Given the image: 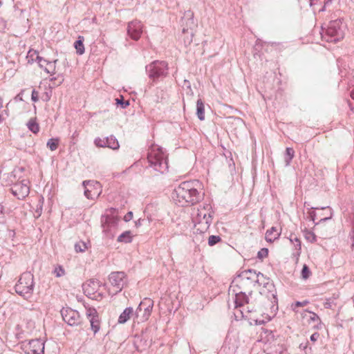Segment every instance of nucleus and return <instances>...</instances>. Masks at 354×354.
I'll use <instances>...</instances> for the list:
<instances>
[{
	"mask_svg": "<svg viewBox=\"0 0 354 354\" xmlns=\"http://www.w3.org/2000/svg\"><path fill=\"white\" fill-rule=\"evenodd\" d=\"M201 185L198 180L182 182L174 191L172 198L180 206L194 205L203 198V193L198 190Z\"/></svg>",
	"mask_w": 354,
	"mask_h": 354,
	"instance_id": "f257e3e1",
	"label": "nucleus"
},
{
	"mask_svg": "<svg viewBox=\"0 0 354 354\" xmlns=\"http://www.w3.org/2000/svg\"><path fill=\"white\" fill-rule=\"evenodd\" d=\"M147 160L151 168L160 174L168 170L167 156L162 149L158 145H152L148 150Z\"/></svg>",
	"mask_w": 354,
	"mask_h": 354,
	"instance_id": "f03ea898",
	"label": "nucleus"
},
{
	"mask_svg": "<svg viewBox=\"0 0 354 354\" xmlns=\"http://www.w3.org/2000/svg\"><path fill=\"white\" fill-rule=\"evenodd\" d=\"M33 288V275L29 272L23 273L15 286L16 292L25 298L31 296Z\"/></svg>",
	"mask_w": 354,
	"mask_h": 354,
	"instance_id": "7ed1b4c3",
	"label": "nucleus"
},
{
	"mask_svg": "<svg viewBox=\"0 0 354 354\" xmlns=\"http://www.w3.org/2000/svg\"><path fill=\"white\" fill-rule=\"evenodd\" d=\"M183 24L185 23V26L182 30V39L185 46H189L193 40L194 37V28L196 26L194 20V14L191 10H187L184 13L182 18Z\"/></svg>",
	"mask_w": 354,
	"mask_h": 354,
	"instance_id": "20e7f679",
	"label": "nucleus"
},
{
	"mask_svg": "<svg viewBox=\"0 0 354 354\" xmlns=\"http://www.w3.org/2000/svg\"><path fill=\"white\" fill-rule=\"evenodd\" d=\"M146 72L153 81L160 77H165L168 73L167 63L164 61H154L146 66Z\"/></svg>",
	"mask_w": 354,
	"mask_h": 354,
	"instance_id": "39448f33",
	"label": "nucleus"
},
{
	"mask_svg": "<svg viewBox=\"0 0 354 354\" xmlns=\"http://www.w3.org/2000/svg\"><path fill=\"white\" fill-rule=\"evenodd\" d=\"M109 281L111 286L109 293L116 295L122 291L127 284L126 274L124 272H113L109 276Z\"/></svg>",
	"mask_w": 354,
	"mask_h": 354,
	"instance_id": "423d86ee",
	"label": "nucleus"
},
{
	"mask_svg": "<svg viewBox=\"0 0 354 354\" xmlns=\"http://www.w3.org/2000/svg\"><path fill=\"white\" fill-rule=\"evenodd\" d=\"M153 306V301L149 298H145L140 303L135 311V317L138 322H145L151 315Z\"/></svg>",
	"mask_w": 354,
	"mask_h": 354,
	"instance_id": "0eeeda50",
	"label": "nucleus"
},
{
	"mask_svg": "<svg viewBox=\"0 0 354 354\" xmlns=\"http://www.w3.org/2000/svg\"><path fill=\"white\" fill-rule=\"evenodd\" d=\"M344 30L339 20L331 21L326 29V40L330 42H337L344 37Z\"/></svg>",
	"mask_w": 354,
	"mask_h": 354,
	"instance_id": "6e6552de",
	"label": "nucleus"
},
{
	"mask_svg": "<svg viewBox=\"0 0 354 354\" xmlns=\"http://www.w3.org/2000/svg\"><path fill=\"white\" fill-rule=\"evenodd\" d=\"M21 348L26 354H44V342L39 339L23 342Z\"/></svg>",
	"mask_w": 354,
	"mask_h": 354,
	"instance_id": "1a4fd4ad",
	"label": "nucleus"
},
{
	"mask_svg": "<svg viewBox=\"0 0 354 354\" xmlns=\"http://www.w3.org/2000/svg\"><path fill=\"white\" fill-rule=\"evenodd\" d=\"M61 315L64 321L69 326H77L82 322L80 313L73 309L67 308L61 310Z\"/></svg>",
	"mask_w": 354,
	"mask_h": 354,
	"instance_id": "9d476101",
	"label": "nucleus"
},
{
	"mask_svg": "<svg viewBox=\"0 0 354 354\" xmlns=\"http://www.w3.org/2000/svg\"><path fill=\"white\" fill-rule=\"evenodd\" d=\"M115 211V209L111 208L110 209L111 214H106L102 218V226L104 232H111L116 227L119 218L114 215Z\"/></svg>",
	"mask_w": 354,
	"mask_h": 354,
	"instance_id": "9b49d317",
	"label": "nucleus"
},
{
	"mask_svg": "<svg viewBox=\"0 0 354 354\" xmlns=\"http://www.w3.org/2000/svg\"><path fill=\"white\" fill-rule=\"evenodd\" d=\"M28 181L23 180L21 182L15 183L10 189L12 194L18 199L25 198L30 192Z\"/></svg>",
	"mask_w": 354,
	"mask_h": 354,
	"instance_id": "f8f14e48",
	"label": "nucleus"
},
{
	"mask_svg": "<svg viewBox=\"0 0 354 354\" xmlns=\"http://www.w3.org/2000/svg\"><path fill=\"white\" fill-rule=\"evenodd\" d=\"M83 185L85 187L84 195L88 199H93L97 197L100 194V184L95 181H84Z\"/></svg>",
	"mask_w": 354,
	"mask_h": 354,
	"instance_id": "ddd939ff",
	"label": "nucleus"
},
{
	"mask_svg": "<svg viewBox=\"0 0 354 354\" xmlns=\"http://www.w3.org/2000/svg\"><path fill=\"white\" fill-rule=\"evenodd\" d=\"M209 205H207L203 208L198 209L196 215L193 218L194 222H204L205 223H212V216L210 212Z\"/></svg>",
	"mask_w": 354,
	"mask_h": 354,
	"instance_id": "4468645a",
	"label": "nucleus"
},
{
	"mask_svg": "<svg viewBox=\"0 0 354 354\" xmlns=\"http://www.w3.org/2000/svg\"><path fill=\"white\" fill-rule=\"evenodd\" d=\"M86 315L89 319L91 327L94 333H96L100 328V322L98 313L95 308L88 307L86 308Z\"/></svg>",
	"mask_w": 354,
	"mask_h": 354,
	"instance_id": "2eb2a0df",
	"label": "nucleus"
},
{
	"mask_svg": "<svg viewBox=\"0 0 354 354\" xmlns=\"http://www.w3.org/2000/svg\"><path fill=\"white\" fill-rule=\"evenodd\" d=\"M127 32L131 39L138 40L142 33V25L140 21L135 20L129 23Z\"/></svg>",
	"mask_w": 354,
	"mask_h": 354,
	"instance_id": "dca6fc26",
	"label": "nucleus"
},
{
	"mask_svg": "<svg viewBox=\"0 0 354 354\" xmlns=\"http://www.w3.org/2000/svg\"><path fill=\"white\" fill-rule=\"evenodd\" d=\"M57 62V59L50 62L41 57L39 59L38 64L39 67L43 68L46 73L53 75L55 73Z\"/></svg>",
	"mask_w": 354,
	"mask_h": 354,
	"instance_id": "f3484780",
	"label": "nucleus"
},
{
	"mask_svg": "<svg viewBox=\"0 0 354 354\" xmlns=\"http://www.w3.org/2000/svg\"><path fill=\"white\" fill-rule=\"evenodd\" d=\"M239 277L242 280L248 279L251 280L252 282L259 283L260 279L263 278V274L261 272L257 274L256 272L252 270H248L243 271Z\"/></svg>",
	"mask_w": 354,
	"mask_h": 354,
	"instance_id": "a211bd4d",
	"label": "nucleus"
},
{
	"mask_svg": "<svg viewBox=\"0 0 354 354\" xmlns=\"http://www.w3.org/2000/svg\"><path fill=\"white\" fill-rule=\"evenodd\" d=\"M135 317V312L131 307L126 308L123 312L120 314L118 318V323L119 324H124L126 323L129 319H130L131 317Z\"/></svg>",
	"mask_w": 354,
	"mask_h": 354,
	"instance_id": "6ab92c4d",
	"label": "nucleus"
},
{
	"mask_svg": "<svg viewBox=\"0 0 354 354\" xmlns=\"http://www.w3.org/2000/svg\"><path fill=\"white\" fill-rule=\"evenodd\" d=\"M99 287V282L93 279L90 280L83 285V289L85 293L91 296L94 294L95 290Z\"/></svg>",
	"mask_w": 354,
	"mask_h": 354,
	"instance_id": "aec40b11",
	"label": "nucleus"
},
{
	"mask_svg": "<svg viewBox=\"0 0 354 354\" xmlns=\"http://www.w3.org/2000/svg\"><path fill=\"white\" fill-rule=\"evenodd\" d=\"M280 236V232H278L275 227H272L270 230H268L266 233V240L268 242H273L277 239Z\"/></svg>",
	"mask_w": 354,
	"mask_h": 354,
	"instance_id": "412c9836",
	"label": "nucleus"
},
{
	"mask_svg": "<svg viewBox=\"0 0 354 354\" xmlns=\"http://www.w3.org/2000/svg\"><path fill=\"white\" fill-rule=\"evenodd\" d=\"M196 115L200 120H205V105L201 99L196 102Z\"/></svg>",
	"mask_w": 354,
	"mask_h": 354,
	"instance_id": "4be33fe9",
	"label": "nucleus"
},
{
	"mask_svg": "<svg viewBox=\"0 0 354 354\" xmlns=\"http://www.w3.org/2000/svg\"><path fill=\"white\" fill-rule=\"evenodd\" d=\"M106 147H109L112 149L113 150H117L119 149L120 145L118 140L113 136H110L109 137H106Z\"/></svg>",
	"mask_w": 354,
	"mask_h": 354,
	"instance_id": "5701e85b",
	"label": "nucleus"
},
{
	"mask_svg": "<svg viewBox=\"0 0 354 354\" xmlns=\"http://www.w3.org/2000/svg\"><path fill=\"white\" fill-rule=\"evenodd\" d=\"M295 156V151L291 147H287L286 149V153L284 155V160L286 162V166H288L290 164L292 159Z\"/></svg>",
	"mask_w": 354,
	"mask_h": 354,
	"instance_id": "b1692460",
	"label": "nucleus"
},
{
	"mask_svg": "<svg viewBox=\"0 0 354 354\" xmlns=\"http://www.w3.org/2000/svg\"><path fill=\"white\" fill-rule=\"evenodd\" d=\"M247 296L242 292H241L240 293H236L234 301L236 307L241 306L244 304V303H247Z\"/></svg>",
	"mask_w": 354,
	"mask_h": 354,
	"instance_id": "393cba45",
	"label": "nucleus"
},
{
	"mask_svg": "<svg viewBox=\"0 0 354 354\" xmlns=\"http://www.w3.org/2000/svg\"><path fill=\"white\" fill-rule=\"evenodd\" d=\"M84 37L80 36L78 39L75 42V48L76 49L77 53L79 55H82L84 53V46L83 44Z\"/></svg>",
	"mask_w": 354,
	"mask_h": 354,
	"instance_id": "a878e982",
	"label": "nucleus"
},
{
	"mask_svg": "<svg viewBox=\"0 0 354 354\" xmlns=\"http://www.w3.org/2000/svg\"><path fill=\"white\" fill-rule=\"evenodd\" d=\"M194 227L197 232H199L200 233H204L206 232L211 224L209 223H205L203 222H194Z\"/></svg>",
	"mask_w": 354,
	"mask_h": 354,
	"instance_id": "bb28decb",
	"label": "nucleus"
},
{
	"mask_svg": "<svg viewBox=\"0 0 354 354\" xmlns=\"http://www.w3.org/2000/svg\"><path fill=\"white\" fill-rule=\"evenodd\" d=\"M27 59L28 62L37 61L39 63V59H41V57L39 56L36 50H30L27 55Z\"/></svg>",
	"mask_w": 354,
	"mask_h": 354,
	"instance_id": "cd10ccee",
	"label": "nucleus"
},
{
	"mask_svg": "<svg viewBox=\"0 0 354 354\" xmlns=\"http://www.w3.org/2000/svg\"><path fill=\"white\" fill-rule=\"evenodd\" d=\"M131 236L130 231H126L121 234L118 238V241L119 242H124V243H130L131 241Z\"/></svg>",
	"mask_w": 354,
	"mask_h": 354,
	"instance_id": "c85d7f7f",
	"label": "nucleus"
},
{
	"mask_svg": "<svg viewBox=\"0 0 354 354\" xmlns=\"http://www.w3.org/2000/svg\"><path fill=\"white\" fill-rule=\"evenodd\" d=\"M27 126H28V128L29 129V130L31 131L34 133H37L39 130L38 124L32 118L28 121Z\"/></svg>",
	"mask_w": 354,
	"mask_h": 354,
	"instance_id": "c756f323",
	"label": "nucleus"
},
{
	"mask_svg": "<svg viewBox=\"0 0 354 354\" xmlns=\"http://www.w3.org/2000/svg\"><path fill=\"white\" fill-rule=\"evenodd\" d=\"M58 144V138H50L48 140L46 145L51 151H55L57 149Z\"/></svg>",
	"mask_w": 354,
	"mask_h": 354,
	"instance_id": "7c9ffc66",
	"label": "nucleus"
},
{
	"mask_svg": "<svg viewBox=\"0 0 354 354\" xmlns=\"http://www.w3.org/2000/svg\"><path fill=\"white\" fill-rule=\"evenodd\" d=\"M88 248L87 243L84 241H79L75 244V250L77 252H83Z\"/></svg>",
	"mask_w": 354,
	"mask_h": 354,
	"instance_id": "2f4dec72",
	"label": "nucleus"
},
{
	"mask_svg": "<svg viewBox=\"0 0 354 354\" xmlns=\"http://www.w3.org/2000/svg\"><path fill=\"white\" fill-rule=\"evenodd\" d=\"M106 138H96L95 140H94V144L96 147H106Z\"/></svg>",
	"mask_w": 354,
	"mask_h": 354,
	"instance_id": "473e14b6",
	"label": "nucleus"
},
{
	"mask_svg": "<svg viewBox=\"0 0 354 354\" xmlns=\"http://www.w3.org/2000/svg\"><path fill=\"white\" fill-rule=\"evenodd\" d=\"M221 241V239L219 236L212 235L209 237L208 244L210 246H212V245L216 244L217 243L220 242Z\"/></svg>",
	"mask_w": 354,
	"mask_h": 354,
	"instance_id": "72a5a7b5",
	"label": "nucleus"
},
{
	"mask_svg": "<svg viewBox=\"0 0 354 354\" xmlns=\"http://www.w3.org/2000/svg\"><path fill=\"white\" fill-rule=\"evenodd\" d=\"M290 241L295 243V249L300 252L301 250V241L297 236H291Z\"/></svg>",
	"mask_w": 354,
	"mask_h": 354,
	"instance_id": "f704fd0d",
	"label": "nucleus"
},
{
	"mask_svg": "<svg viewBox=\"0 0 354 354\" xmlns=\"http://www.w3.org/2000/svg\"><path fill=\"white\" fill-rule=\"evenodd\" d=\"M310 271L308 267L306 265H304L303 266V268L301 270L302 278L304 279H306L310 277Z\"/></svg>",
	"mask_w": 354,
	"mask_h": 354,
	"instance_id": "c9c22d12",
	"label": "nucleus"
},
{
	"mask_svg": "<svg viewBox=\"0 0 354 354\" xmlns=\"http://www.w3.org/2000/svg\"><path fill=\"white\" fill-rule=\"evenodd\" d=\"M115 100L116 104L120 105L122 108H126L129 105V101H124L122 96L120 98H117Z\"/></svg>",
	"mask_w": 354,
	"mask_h": 354,
	"instance_id": "e433bc0d",
	"label": "nucleus"
},
{
	"mask_svg": "<svg viewBox=\"0 0 354 354\" xmlns=\"http://www.w3.org/2000/svg\"><path fill=\"white\" fill-rule=\"evenodd\" d=\"M310 320L316 322L317 324H321V319L315 313L310 312Z\"/></svg>",
	"mask_w": 354,
	"mask_h": 354,
	"instance_id": "4c0bfd02",
	"label": "nucleus"
},
{
	"mask_svg": "<svg viewBox=\"0 0 354 354\" xmlns=\"http://www.w3.org/2000/svg\"><path fill=\"white\" fill-rule=\"evenodd\" d=\"M268 254V250L267 248L261 249L257 254V257L260 259H263L266 257Z\"/></svg>",
	"mask_w": 354,
	"mask_h": 354,
	"instance_id": "58836bf2",
	"label": "nucleus"
},
{
	"mask_svg": "<svg viewBox=\"0 0 354 354\" xmlns=\"http://www.w3.org/2000/svg\"><path fill=\"white\" fill-rule=\"evenodd\" d=\"M306 239H308V241H310V242H313V241H316V236L315 235L314 233L311 232H307L306 233Z\"/></svg>",
	"mask_w": 354,
	"mask_h": 354,
	"instance_id": "ea45409f",
	"label": "nucleus"
},
{
	"mask_svg": "<svg viewBox=\"0 0 354 354\" xmlns=\"http://www.w3.org/2000/svg\"><path fill=\"white\" fill-rule=\"evenodd\" d=\"M54 273L55 274L56 277H60L65 274V271L62 267L59 266L55 269Z\"/></svg>",
	"mask_w": 354,
	"mask_h": 354,
	"instance_id": "a19ab883",
	"label": "nucleus"
},
{
	"mask_svg": "<svg viewBox=\"0 0 354 354\" xmlns=\"http://www.w3.org/2000/svg\"><path fill=\"white\" fill-rule=\"evenodd\" d=\"M31 100L36 102L39 100V92L35 89H33L31 94Z\"/></svg>",
	"mask_w": 354,
	"mask_h": 354,
	"instance_id": "79ce46f5",
	"label": "nucleus"
},
{
	"mask_svg": "<svg viewBox=\"0 0 354 354\" xmlns=\"http://www.w3.org/2000/svg\"><path fill=\"white\" fill-rule=\"evenodd\" d=\"M263 333L266 335V337H268V340H269V336H271L272 338L273 337L272 330H269L261 328V336H262Z\"/></svg>",
	"mask_w": 354,
	"mask_h": 354,
	"instance_id": "37998d69",
	"label": "nucleus"
},
{
	"mask_svg": "<svg viewBox=\"0 0 354 354\" xmlns=\"http://www.w3.org/2000/svg\"><path fill=\"white\" fill-rule=\"evenodd\" d=\"M133 218V212H129L124 216V220L126 221V222H128L129 221H131Z\"/></svg>",
	"mask_w": 354,
	"mask_h": 354,
	"instance_id": "c03bdc74",
	"label": "nucleus"
},
{
	"mask_svg": "<svg viewBox=\"0 0 354 354\" xmlns=\"http://www.w3.org/2000/svg\"><path fill=\"white\" fill-rule=\"evenodd\" d=\"M349 237L353 241L352 247H354V221L353 223L352 230L349 233Z\"/></svg>",
	"mask_w": 354,
	"mask_h": 354,
	"instance_id": "a18cd8bd",
	"label": "nucleus"
},
{
	"mask_svg": "<svg viewBox=\"0 0 354 354\" xmlns=\"http://www.w3.org/2000/svg\"><path fill=\"white\" fill-rule=\"evenodd\" d=\"M319 337V333H314L311 336H310V340L312 342H315L317 341V339H318V337Z\"/></svg>",
	"mask_w": 354,
	"mask_h": 354,
	"instance_id": "49530a36",
	"label": "nucleus"
},
{
	"mask_svg": "<svg viewBox=\"0 0 354 354\" xmlns=\"http://www.w3.org/2000/svg\"><path fill=\"white\" fill-rule=\"evenodd\" d=\"M309 217H310V219L311 221H313V222H315V217H316V214L314 211H311L309 212Z\"/></svg>",
	"mask_w": 354,
	"mask_h": 354,
	"instance_id": "de8ad7c7",
	"label": "nucleus"
},
{
	"mask_svg": "<svg viewBox=\"0 0 354 354\" xmlns=\"http://www.w3.org/2000/svg\"><path fill=\"white\" fill-rule=\"evenodd\" d=\"M307 304H308L307 301H305L304 302L297 301L296 304H295V306H305Z\"/></svg>",
	"mask_w": 354,
	"mask_h": 354,
	"instance_id": "09e8293b",
	"label": "nucleus"
},
{
	"mask_svg": "<svg viewBox=\"0 0 354 354\" xmlns=\"http://www.w3.org/2000/svg\"><path fill=\"white\" fill-rule=\"evenodd\" d=\"M50 95L48 94V93H45V97L44 98V100L47 102V101H48L50 100Z\"/></svg>",
	"mask_w": 354,
	"mask_h": 354,
	"instance_id": "8fccbe9b",
	"label": "nucleus"
},
{
	"mask_svg": "<svg viewBox=\"0 0 354 354\" xmlns=\"http://www.w3.org/2000/svg\"><path fill=\"white\" fill-rule=\"evenodd\" d=\"M79 135V133L77 132V131H75L73 135H72V138L73 139H75V138H77Z\"/></svg>",
	"mask_w": 354,
	"mask_h": 354,
	"instance_id": "3c124183",
	"label": "nucleus"
},
{
	"mask_svg": "<svg viewBox=\"0 0 354 354\" xmlns=\"http://www.w3.org/2000/svg\"><path fill=\"white\" fill-rule=\"evenodd\" d=\"M350 95L351 98L354 100V88L351 91Z\"/></svg>",
	"mask_w": 354,
	"mask_h": 354,
	"instance_id": "603ef678",
	"label": "nucleus"
},
{
	"mask_svg": "<svg viewBox=\"0 0 354 354\" xmlns=\"http://www.w3.org/2000/svg\"><path fill=\"white\" fill-rule=\"evenodd\" d=\"M330 215H332V214H331V213H330ZM330 218H331V216H330L329 217L323 218H321L319 221H320V222H322V221H326V220H328V219H330Z\"/></svg>",
	"mask_w": 354,
	"mask_h": 354,
	"instance_id": "864d4df0",
	"label": "nucleus"
},
{
	"mask_svg": "<svg viewBox=\"0 0 354 354\" xmlns=\"http://www.w3.org/2000/svg\"><path fill=\"white\" fill-rule=\"evenodd\" d=\"M264 322H265L263 320H258V319L256 320V323L259 324H263Z\"/></svg>",
	"mask_w": 354,
	"mask_h": 354,
	"instance_id": "5fc2aeb1",
	"label": "nucleus"
},
{
	"mask_svg": "<svg viewBox=\"0 0 354 354\" xmlns=\"http://www.w3.org/2000/svg\"><path fill=\"white\" fill-rule=\"evenodd\" d=\"M310 5L312 6V5L314 3V1H315V0H310Z\"/></svg>",
	"mask_w": 354,
	"mask_h": 354,
	"instance_id": "6e6d98bb",
	"label": "nucleus"
},
{
	"mask_svg": "<svg viewBox=\"0 0 354 354\" xmlns=\"http://www.w3.org/2000/svg\"><path fill=\"white\" fill-rule=\"evenodd\" d=\"M140 225V220H138V223H136V225Z\"/></svg>",
	"mask_w": 354,
	"mask_h": 354,
	"instance_id": "4d7b16f0",
	"label": "nucleus"
},
{
	"mask_svg": "<svg viewBox=\"0 0 354 354\" xmlns=\"http://www.w3.org/2000/svg\"><path fill=\"white\" fill-rule=\"evenodd\" d=\"M332 0H326V3H328V2H330Z\"/></svg>",
	"mask_w": 354,
	"mask_h": 354,
	"instance_id": "13d9d810",
	"label": "nucleus"
},
{
	"mask_svg": "<svg viewBox=\"0 0 354 354\" xmlns=\"http://www.w3.org/2000/svg\"><path fill=\"white\" fill-rule=\"evenodd\" d=\"M55 80V77H53V78L50 79L51 81Z\"/></svg>",
	"mask_w": 354,
	"mask_h": 354,
	"instance_id": "bf43d9fd",
	"label": "nucleus"
},
{
	"mask_svg": "<svg viewBox=\"0 0 354 354\" xmlns=\"http://www.w3.org/2000/svg\"><path fill=\"white\" fill-rule=\"evenodd\" d=\"M312 209H318V208H317V207H312Z\"/></svg>",
	"mask_w": 354,
	"mask_h": 354,
	"instance_id": "052dcab7",
	"label": "nucleus"
},
{
	"mask_svg": "<svg viewBox=\"0 0 354 354\" xmlns=\"http://www.w3.org/2000/svg\"><path fill=\"white\" fill-rule=\"evenodd\" d=\"M314 328H318L317 326H314Z\"/></svg>",
	"mask_w": 354,
	"mask_h": 354,
	"instance_id": "680f3d73",
	"label": "nucleus"
},
{
	"mask_svg": "<svg viewBox=\"0 0 354 354\" xmlns=\"http://www.w3.org/2000/svg\"><path fill=\"white\" fill-rule=\"evenodd\" d=\"M0 107H2V103H0Z\"/></svg>",
	"mask_w": 354,
	"mask_h": 354,
	"instance_id": "e2e57ef3",
	"label": "nucleus"
},
{
	"mask_svg": "<svg viewBox=\"0 0 354 354\" xmlns=\"http://www.w3.org/2000/svg\"><path fill=\"white\" fill-rule=\"evenodd\" d=\"M0 107H2V103H0Z\"/></svg>",
	"mask_w": 354,
	"mask_h": 354,
	"instance_id": "0e129e2a",
	"label": "nucleus"
},
{
	"mask_svg": "<svg viewBox=\"0 0 354 354\" xmlns=\"http://www.w3.org/2000/svg\"><path fill=\"white\" fill-rule=\"evenodd\" d=\"M2 3L0 1V6H1Z\"/></svg>",
	"mask_w": 354,
	"mask_h": 354,
	"instance_id": "69168bd1",
	"label": "nucleus"
}]
</instances>
